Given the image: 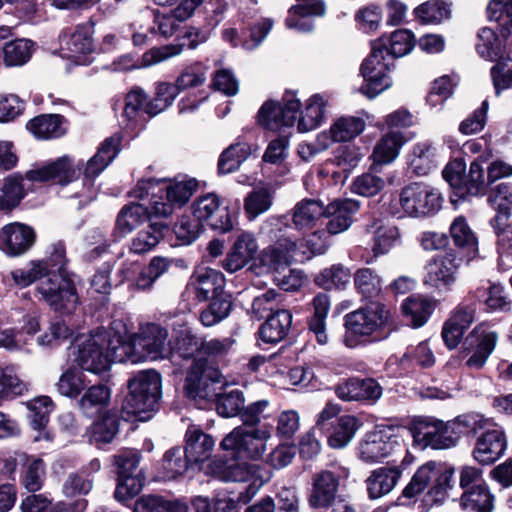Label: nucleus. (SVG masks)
<instances>
[{"instance_id": "obj_1", "label": "nucleus", "mask_w": 512, "mask_h": 512, "mask_svg": "<svg viewBox=\"0 0 512 512\" xmlns=\"http://www.w3.org/2000/svg\"><path fill=\"white\" fill-rule=\"evenodd\" d=\"M489 419L479 418L470 423L467 418H452L447 422L439 418H412L408 430L415 447L447 449L455 446L461 436L476 437L486 428Z\"/></svg>"}, {"instance_id": "obj_2", "label": "nucleus", "mask_w": 512, "mask_h": 512, "mask_svg": "<svg viewBox=\"0 0 512 512\" xmlns=\"http://www.w3.org/2000/svg\"><path fill=\"white\" fill-rule=\"evenodd\" d=\"M112 458L117 476L114 498L124 503L137 496L145 485V473L139 468L141 453L138 450L123 449Z\"/></svg>"}, {"instance_id": "obj_3", "label": "nucleus", "mask_w": 512, "mask_h": 512, "mask_svg": "<svg viewBox=\"0 0 512 512\" xmlns=\"http://www.w3.org/2000/svg\"><path fill=\"white\" fill-rule=\"evenodd\" d=\"M389 319V309L379 302H372L364 308L347 314L344 344L349 348L357 347L361 343V338L369 337L382 329Z\"/></svg>"}, {"instance_id": "obj_4", "label": "nucleus", "mask_w": 512, "mask_h": 512, "mask_svg": "<svg viewBox=\"0 0 512 512\" xmlns=\"http://www.w3.org/2000/svg\"><path fill=\"white\" fill-rule=\"evenodd\" d=\"M129 394L124 409L130 416L153 411L161 397V376L155 370H144L128 382Z\"/></svg>"}, {"instance_id": "obj_5", "label": "nucleus", "mask_w": 512, "mask_h": 512, "mask_svg": "<svg viewBox=\"0 0 512 512\" xmlns=\"http://www.w3.org/2000/svg\"><path fill=\"white\" fill-rule=\"evenodd\" d=\"M394 67L393 58L388 55L384 44L375 42L370 55L361 65V74L365 84L361 91L370 99L375 98L392 85L390 72Z\"/></svg>"}, {"instance_id": "obj_6", "label": "nucleus", "mask_w": 512, "mask_h": 512, "mask_svg": "<svg viewBox=\"0 0 512 512\" xmlns=\"http://www.w3.org/2000/svg\"><path fill=\"white\" fill-rule=\"evenodd\" d=\"M388 423H377L375 429L366 435V440L360 444V459L366 463H376L387 457L395 444H398V437L403 432L409 434V426L391 423L393 419L382 418Z\"/></svg>"}, {"instance_id": "obj_7", "label": "nucleus", "mask_w": 512, "mask_h": 512, "mask_svg": "<svg viewBox=\"0 0 512 512\" xmlns=\"http://www.w3.org/2000/svg\"><path fill=\"white\" fill-rule=\"evenodd\" d=\"M42 298L56 311H72L78 301L76 289L68 274L47 270L37 287Z\"/></svg>"}, {"instance_id": "obj_8", "label": "nucleus", "mask_w": 512, "mask_h": 512, "mask_svg": "<svg viewBox=\"0 0 512 512\" xmlns=\"http://www.w3.org/2000/svg\"><path fill=\"white\" fill-rule=\"evenodd\" d=\"M109 332L97 330L88 336H81L76 340V362L82 370L100 374L109 369L106 344Z\"/></svg>"}, {"instance_id": "obj_9", "label": "nucleus", "mask_w": 512, "mask_h": 512, "mask_svg": "<svg viewBox=\"0 0 512 512\" xmlns=\"http://www.w3.org/2000/svg\"><path fill=\"white\" fill-rule=\"evenodd\" d=\"M400 205L411 217H422L436 212L441 206L439 193L425 183L414 182L400 193Z\"/></svg>"}, {"instance_id": "obj_10", "label": "nucleus", "mask_w": 512, "mask_h": 512, "mask_svg": "<svg viewBox=\"0 0 512 512\" xmlns=\"http://www.w3.org/2000/svg\"><path fill=\"white\" fill-rule=\"evenodd\" d=\"M300 101L294 94L284 96L282 103L265 102L258 112V123L264 128L278 131L283 127H292L297 119Z\"/></svg>"}, {"instance_id": "obj_11", "label": "nucleus", "mask_w": 512, "mask_h": 512, "mask_svg": "<svg viewBox=\"0 0 512 512\" xmlns=\"http://www.w3.org/2000/svg\"><path fill=\"white\" fill-rule=\"evenodd\" d=\"M218 382H220V374L217 370L207 367L201 359L195 360L185 380V393L196 403L198 400L208 401L216 396L213 386Z\"/></svg>"}, {"instance_id": "obj_12", "label": "nucleus", "mask_w": 512, "mask_h": 512, "mask_svg": "<svg viewBox=\"0 0 512 512\" xmlns=\"http://www.w3.org/2000/svg\"><path fill=\"white\" fill-rule=\"evenodd\" d=\"M220 205V199L215 193L200 196L192 204L193 216L200 224L208 222L214 230L226 233L233 229V222L229 210Z\"/></svg>"}, {"instance_id": "obj_13", "label": "nucleus", "mask_w": 512, "mask_h": 512, "mask_svg": "<svg viewBox=\"0 0 512 512\" xmlns=\"http://www.w3.org/2000/svg\"><path fill=\"white\" fill-rule=\"evenodd\" d=\"M363 426L362 418H317V429L327 438L332 449H343Z\"/></svg>"}, {"instance_id": "obj_14", "label": "nucleus", "mask_w": 512, "mask_h": 512, "mask_svg": "<svg viewBox=\"0 0 512 512\" xmlns=\"http://www.w3.org/2000/svg\"><path fill=\"white\" fill-rule=\"evenodd\" d=\"M461 258L455 252L436 255L426 266L424 282L435 288L448 287L456 281Z\"/></svg>"}, {"instance_id": "obj_15", "label": "nucleus", "mask_w": 512, "mask_h": 512, "mask_svg": "<svg viewBox=\"0 0 512 512\" xmlns=\"http://www.w3.org/2000/svg\"><path fill=\"white\" fill-rule=\"evenodd\" d=\"M208 38L209 34L206 31L196 27H189L181 37L180 43L153 48L144 53L142 57V65L152 66L173 56H177L183 51L185 46L190 49H195L201 43L206 42Z\"/></svg>"}, {"instance_id": "obj_16", "label": "nucleus", "mask_w": 512, "mask_h": 512, "mask_svg": "<svg viewBox=\"0 0 512 512\" xmlns=\"http://www.w3.org/2000/svg\"><path fill=\"white\" fill-rule=\"evenodd\" d=\"M476 437L472 456L480 465H492L503 456L507 448V439L502 429L484 428Z\"/></svg>"}, {"instance_id": "obj_17", "label": "nucleus", "mask_w": 512, "mask_h": 512, "mask_svg": "<svg viewBox=\"0 0 512 512\" xmlns=\"http://www.w3.org/2000/svg\"><path fill=\"white\" fill-rule=\"evenodd\" d=\"M309 259L298 244L289 238H280L273 245L266 248L261 254V262L271 270L290 265L293 261L302 262Z\"/></svg>"}, {"instance_id": "obj_18", "label": "nucleus", "mask_w": 512, "mask_h": 512, "mask_svg": "<svg viewBox=\"0 0 512 512\" xmlns=\"http://www.w3.org/2000/svg\"><path fill=\"white\" fill-rule=\"evenodd\" d=\"M340 484L339 474L330 470H322L313 476L312 489L308 497L312 508H328L335 499Z\"/></svg>"}, {"instance_id": "obj_19", "label": "nucleus", "mask_w": 512, "mask_h": 512, "mask_svg": "<svg viewBox=\"0 0 512 512\" xmlns=\"http://www.w3.org/2000/svg\"><path fill=\"white\" fill-rule=\"evenodd\" d=\"M360 209V202L354 199H338L326 207L324 216L328 218L326 229L336 235L346 231L353 222V215Z\"/></svg>"}, {"instance_id": "obj_20", "label": "nucleus", "mask_w": 512, "mask_h": 512, "mask_svg": "<svg viewBox=\"0 0 512 512\" xmlns=\"http://www.w3.org/2000/svg\"><path fill=\"white\" fill-rule=\"evenodd\" d=\"M35 241L34 230L22 223H11L2 228L1 248L9 255H21L29 250Z\"/></svg>"}, {"instance_id": "obj_21", "label": "nucleus", "mask_w": 512, "mask_h": 512, "mask_svg": "<svg viewBox=\"0 0 512 512\" xmlns=\"http://www.w3.org/2000/svg\"><path fill=\"white\" fill-rule=\"evenodd\" d=\"M191 285L199 301L225 296L223 293L225 277L220 271L212 268L198 269L192 276Z\"/></svg>"}, {"instance_id": "obj_22", "label": "nucleus", "mask_w": 512, "mask_h": 512, "mask_svg": "<svg viewBox=\"0 0 512 512\" xmlns=\"http://www.w3.org/2000/svg\"><path fill=\"white\" fill-rule=\"evenodd\" d=\"M87 505L88 501L84 498L68 503L64 501L53 503L43 494L32 493L22 499L20 509L22 512H84Z\"/></svg>"}, {"instance_id": "obj_23", "label": "nucleus", "mask_w": 512, "mask_h": 512, "mask_svg": "<svg viewBox=\"0 0 512 512\" xmlns=\"http://www.w3.org/2000/svg\"><path fill=\"white\" fill-rule=\"evenodd\" d=\"M151 418H95L93 423L87 428L86 436L90 444L102 449L106 444H110L119 432L120 421L128 423L147 422Z\"/></svg>"}, {"instance_id": "obj_24", "label": "nucleus", "mask_w": 512, "mask_h": 512, "mask_svg": "<svg viewBox=\"0 0 512 512\" xmlns=\"http://www.w3.org/2000/svg\"><path fill=\"white\" fill-rule=\"evenodd\" d=\"M257 251L258 244L254 235L249 232H242L224 260V269L229 272L242 269L254 258Z\"/></svg>"}, {"instance_id": "obj_25", "label": "nucleus", "mask_w": 512, "mask_h": 512, "mask_svg": "<svg viewBox=\"0 0 512 512\" xmlns=\"http://www.w3.org/2000/svg\"><path fill=\"white\" fill-rule=\"evenodd\" d=\"M186 445L182 447L186 455L191 460L197 470H202V465L207 461L212 453L215 441L209 434H205L201 429L187 430L185 435Z\"/></svg>"}, {"instance_id": "obj_26", "label": "nucleus", "mask_w": 512, "mask_h": 512, "mask_svg": "<svg viewBox=\"0 0 512 512\" xmlns=\"http://www.w3.org/2000/svg\"><path fill=\"white\" fill-rule=\"evenodd\" d=\"M246 427V444L242 447L241 458L257 460L265 451V441L270 437L271 427H259L261 418H241Z\"/></svg>"}, {"instance_id": "obj_27", "label": "nucleus", "mask_w": 512, "mask_h": 512, "mask_svg": "<svg viewBox=\"0 0 512 512\" xmlns=\"http://www.w3.org/2000/svg\"><path fill=\"white\" fill-rule=\"evenodd\" d=\"M324 214L323 203L315 199H302L290 210L292 225L298 231L312 229Z\"/></svg>"}, {"instance_id": "obj_28", "label": "nucleus", "mask_w": 512, "mask_h": 512, "mask_svg": "<svg viewBox=\"0 0 512 512\" xmlns=\"http://www.w3.org/2000/svg\"><path fill=\"white\" fill-rule=\"evenodd\" d=\"M189 469H195L191 460L180 446L168 449L157 467L162 480H172L184 475Z\"/></svg>"}, {"instance_id": "obj_29", "label": "nucleus", "mask_w": 512, "mask_h": 512, "mask_svg": "<svg viewBox=\"0 0 512 512\" xmlns=\"http://www.w3.org/2000/svg\"><path fill=\"white\" fill-rule=\"evenodd\" d=\"M337 395L344 400H376L382 395V387L374 379H350L339 385Z\"/></svg>"}, {"instance_id": "obj_30", "label": "nucleus", "mask_w": 512, "mask_h": 512, "mask_svg": "<svg viewBox=\"0 0 512 512\" xmlns=\"http://www.w3.org/2000/svg\"><path fill=\"white\" fill-rule=\"evenodd\" d=\"M73 175L74 170L70 159L62 157L46 166L27 171L25 178L31 182L57 180L59 183H68Z\"/></svg>"}, {"instance_id": "obj_31", "label": "nucleus", "mask_w": 512, "mask_h": 512, "mask_svg": "<svg viewBox=\"0 0 512 512\" xmlns=\"http://www.w3.org/2000/svg\"><path fill=\"white\" fill-rule=\"evenodd\" d=\"M245 458L231 457L218 459L210 465L213 474L223 481L246 482L253 475L252 465L244 460Z\"/></svg>"}, {"instance_id": "obj_32", "label": "nucleus", "mask_w": 512, "mask_h": 512, "mask_svg": "<svg viewBox=\"0 0 512 512\" xmlns=\"http://www.w3.org/2000/svg\"><path fill=\"white\" fill-rule=\"evenodd\" d=\"M292 324V314L285 309L272 313L259 329V337L265 343L276 344L287 335Z\"/></svg>"}, {"instance_id": "obj_33", "label": "nucleus", "mask_w": 512, "mask_h": 512, "mask_svg": "<svg viewBox=\"0 0 512 512\" xmlns=\"http://www.w3.org/2000/svg\"><path fill=\"white\" fill-rule=\"evenodd\" d=\"M168 333L158 325H150L141 337L136 339L137 346L144 350L141 354L142 361L146 359H158L165 357L169 350L166 347Z\"/></svg>"}, {"instance_id": "obj_34", "label": "nucleus", "mask_w": 512, "mask_h": 512, "mask_svg": "<svg viewBox=\"0 0 512 512\" xmlns=\"http://www.w3.org/2000/svg\"><path fill=\"white\" fill-rule=\"evenodd\" d=\"M401 477L399 467H380L372 472L366 480L367 492L370 499H378L388 494Z\"/></svg>"}, {"instance_id": "obj_35", "label": "nucleus", "mask_w": 512, "mask_h": 512, "mask_svg": "<svg viewBox=\"0 0 512 512\" xmlns=\"http://www.w3.org/2000/svg\"><path fill=\"white\" fill-rule=\"evenodd\" d=\"M490 225L497 237L499 264L504 269L512 268V223L503 216H494Z\"/></svg>"}, {"instance_id": "obj_36", "label": "nucleus", "mask_w": 512, "mask_h": 512, "mask_svg": "<svg viewBox=\"0 0 512 512\" xmlns=\"http://www.w3.org/2000/svg\"><path fill=\"white\" fill-rule=\"evenodd\" d=\"M494 502L495 496L484 480L463 492L460 497L461 506L473 512H492Z\"/></svg>"}, {"instance_id": "obj_37", "label": "nucleus", "mask_w": 512, "mask_h": 512, "mask_svg": "<svg viewBox=\"0 0 512 512\" xmlns=\"http://www.w3.org/2000/svg\"><path fill=\"white\" fill-rule=\"evenodd\" d=\"M313 314L309 320V330L314 333L317 342L325 345L328 342L326 333V318L331 308L330 296L326 293H318L311 302Z\"/></svg>"}, {"instance_id": "obj_38", "label": "nucleus", "mask_w": 512, "mask_h": 512, "mask_svg": "<svg viewBox=\"0 0 512 512\" xmlns=\"http://www.w3.org/2000/svg\"><path fill=\"white\" fill-rule=\"evenodd\" d=\"M64 122L59 114H43L30 120L27 128L38 139H52L66 133Z\"/></svg>"}, {"instance_id": "obj_39", "label": "nucleus", "mask_w": 512, "mask_h": 512, "mask_svg": "<svg viewBox=\"0 0 512 512\" xmlns=\"http://www.w3.org/2000/svg\"><path fill=\"white\" fill-rule=\"evenodd\" d=\"M67 57L78 64H85L84 57L93 51L92 31L89 26H78L65 41Z\"/></svg>"}, {"instance_id": "obj_40", "label": "nucleus", "mask_w": 512, "mask_h": 512, "mask_svg": "<svg viewBox=\"0 0 512 512\" xmlns=\"http://www.w3.org/2000/svg\"><path fill=\"white\" fill-rule=\"evenodd\" d=\"M327 99L320 94L311 96L305 103L297 119V128L299 132L305 133L316 129L323 121Z\"/></svg>"}, {"instance_id": "obj_41", "label": "nucleus", "mask_w": 512, "mask_h": 512, "mask_svg": "<svg viewBox=\"0 0 512 512\" xmlns=\"http://www.w3.org/2000/svg\"><path fill=\"white\" fill-rule=\"evenodd\" d=\"M413 14L415 19L423 25H439L451 19V4L444 0H428L418 5Z\"/></svg>"}, {"instance_id": "obj_42", "label": "nucleus", "mask_w": 512, "mask_h": 512, "mask_svg": "<svg viewBox=\"0 0 512 512\" xmlns=\"http://www.w3.org/2000/svg\"><path fill=\"white\" fill-rule=\"evenodd\" d=\"M404 144L403 135L400 132H390L385 134L375 145L372 152L374 165L372 170H376V165L392 163L399 155L400 149Z\"/></svg>"}, {"instance_id": "obj_43", "label": "nucleus", "mask_w": 512, "mask_h": 512, "mask_svg": "<svg viewBox=\"0 0 512 512\" xmlns=\"http://www.w3.org/2000/svg\"><path fill=\"white\" fill-rule=\"evenodd\" d=\"M167 226L163 223H151L138 231L131 239L129 250L133 254L144 255L151 252L164 237Z\"/></svg>"}, {"instance_id": "obj_44", "label": "nucleus", "mask_w": 512, "mask_h": 512, "mask_svg": "<svg viewBox=\"0 0 512 512\" xmlns=\"http://www.w3.org/2000/svg\"><path fill=\"white\" fill-rule=\"evenodd\" d=\"M476 50L478 54L489 61L498 60L504 51L505 45H510L502 33L498 36L495 31L488 27H483L477 34Z\"/></svg>"}, {"instance_id": "obj_45", "label": "nucleus", "mask_w": 512, "mask_h": 512, "mask_svg": "<svg viewBox=\"0 0 512 512\" xmlns=\"http://www.w3.org/2000/svg\"><path fill=\"white\" fill-rule=\"evenodd\" d=\"M436 469V461L430 460L421 465L414 475L412 476L409 483L402 490L401 495L397 501L400 505L408 504L403 499L412 500L416 496L422 494L429 486L432 480V473Z\"/></svg>"}, {"instance_id": "obj_46", "label": "nucleus", "mask_w": 512, "mask_h": 512, "mask_svg": "<svg viewBox=\"0 0 512 512\" xmlns=\"http://www.w3.org/2000/svg\"><path fill=\"white\" fill-rule=\"evenodd\" d=\"M136 340H124L121 336H112L109 333V340L106 344L107 357L109 359V366L114 362H131L138 363L142 361L140 353L136 352Z\"/></svg>"}, {"instance_id": "obj_47", "label": "nucleus", "mask_w": 512, "mask_h": 512, "mask_svg": "<svg viewBox=\"0 0 512 512\" xmlns=\"http://www.w3.org/2000/svg\"><path fill=\"white\" fill-rule=\"evenodd\" d=\"M119 144L120 138L118 136L107 138L96 155L87 162L85 175L87 177L99 175L118 154Z\"/></svg>"}, {"instance_id": "obj_48", "label": "nucleus", "mask_w": 512, "mask_h": 512, "mask_svg": "<svg viewBox=\"0 0 512 512\" xmlns=\"http://www.w3.org/2000/svg\"><path fill=\"white\" fill-rule=\"evenodd\" d=\"M473 332L477 334L478 343L466 364L470 368L481 369L494 351L498 335L494 331L480 330V328H476Z\"/></svg>"}, {"instance_id": "obj_49", "label": "nucleus", "mask_w": 512, "mask_h": 512, "mask_svg": "<svg viewBox=\"0 0 512 512\" xmlns=\"http://www.w3.org/2000/svg\"><path fill=\"white\" fill-rule=\"evenodd\" d=\"M147 220H149L148 208L142 204L134 203L121 209L117 217L116 228L121 234L126 235Z\"/></svg>"}, {"instance_id": "obj_50", "label": "nucleus", "mask_w": 512, "mask_h": 512, "mask_svg": "<svg viewBox=\"0 0 512 512\" xmlns=\"http://www.w3.org/2000/svg\"><path fill=\"white\" fill-rule=\"evenodd\" d=\"M450 233L455 245L463 249L468 256H474L477 253V238L463 216L454 219L450 226Z\"/></svg>"}, {"instance_id": "obj_51", "label": "nucleus", "mask_w": 512, "mask_h": 512, "mask_svg": "<svg viewBox=\"0 0 512 512\" xmlns=\"http://www.w3.org/2000/svg\"><path fill=\"white\" fill-rule=\"evenodd\" d=\"M404 316L414 328L424 325L433 311L431 301L418 296L407 298L402 304Z\"/></svg>"}, {"instance_id": "obj_52", "label": "nucleus", "mask_w": 512, "mask_h": 512, "mask_svg": "<svg viewBox=\"0 0 512 512\" xmlns=\"http://www.w3.org/2000/svg\"><path fill=\"white\" fill-rule=\"evenodd\" d=\"M87 380L84 372L78 368H68L59 377L56 389L62 396L78 397L86 388Z\"/></svg>"}, {"instance_id": "obj_53", "label": "nucleus", "mask_w": 512, "mask_h": 512, "mask_svg": "<svg viewBox=\"0 0 512 512\" xmlns=\"http://www.w3.org/2000/svg\"><path fill=\"white\" fill-rule=\"evenodd\" d=\"M273 203V194L267 187H258L247 194L244 199V211L248 219L253 220L267 212Z\"/></svg>"}, {"instance_id": "obj_54", "label": "nucleus", "mask_w": 512, "mask_h": 512, "mask_svg": "<svg viewBox=\"0 0 512 512\" xmlns=\"http://www.w3.org/2000/svg\"><path fill=\"white\" fill-rule=\"evenodd\" d=\"M314 282L325 290L344 288L350 282V271L341 264H334L321 270Z\"/></svg>"}, {"instance_id": "obj_55", "label": "nucleus", "mask_w": 512, "mask_h": 512, "mask_svg": "<svg viewBox=\"0 0 512 512\" xmlns=\"http://www.w3.org/2000/svg\"><path fill=\"white\" fill-rule=\"evenodd\" d=\"M197 189L198 181L195 178L175 179L166 186V199L174 206L182 207L190 200Z\"/></svg>"}, {"instance_id": "obj_56", "label": "nucleus", "mask_w": 512, "mask_h": 512, "mask_svg": "<svg viewBox=\"0 0 512 512\" xmlns=\"http://www.w3.org/2000/svg\"><path fill=\"white\" fill-rule=\"evenodd\" d=\"M330 128L335 141L347 142L356 138L364 131L365 122L359 117L343 116L336 119Z\"/></svg>"}, {"instance_id": "obj_57", "label": "nucleus", "mask_w": 512, "mask_h": 512, "mask_svg": "<svg viewBox=\"0 0 512 512\" xmlns=\"http://www.w3.org/2000/svg\"><path fill=\"white\" fill-rule=\"evenodd\" d=\"M180 93L176 84L161 82L156 86V93L153 100L145 106V113L149 116H155L168 108Z\"/></svg>"}, {"instance_id": "obj_58", "label": "nucleus", "mask_w": 512, "mask_h": 512, "mask_svg": "<svg viewBox=\"0 0 512 512\" xmlns=\"http://www.w3.org/2000/svg\"><path fill=\"white\" fill-rule=\"evenodd\" d=\"M22 182L23 177L18 173L12 174L4 180L0 196L1 208L11 209L20 203L27 190Z\"/></svg>"}, {"instance_id": "obj_59", "label": "nucleus", "mask_w": 512, "mask_h": 512, "mask_svg": "<svg viewBox=\"0 0 512 512\" xmlns=\"http://www.w3.org/2000/svg\"><path fill=\"white\" fill-rule=\"evenodd\" d=\"M250 155V147L244 143L230 145L220 156L218 170L222 174L236 171Z\"/></svg>"}, {"instance_id": "obj_60", "label": "nucleus", "mask_w": 512, "mask_h": 512, "mask_svg": "<svg viewBox=\"0 0 512 512\" xmlns=\"http://www.w3.org/2000/svg\"><path fill=\"white\" fill-rule=\"evenodd\" d=\"M435 149L429 143H419L414 146L409 156V168L418 176L426 175L433 167Z\"/></svg>"}, {"instance_id": "obj_61", "label": "nucleus", "mask_w": 512, "mask_h": 512, "mask_svg": "<svg viewBox=\"0 0 512 512\" xmlns=\"http://www.w3.org/2000/svg\"><path fill=\"white\" fill-rule=\"evenodd\" d=\"M27 391V384L18 377L13 366L0 367V399L20 396Z\"/></svg>"}, {"instance_id": "obj_62", "label": "nucleus", "mask_w": 512, "mask_h": 512, "mask_svg": "<svg viewBox=\"0 0 512 512\" xmlns=\"http://www.w3.org/2000/svg\"><path fill=\"white\" fill-rule=\"evenodd\" d=\"M232 302L227 295L212 299L207 308L200 313V321L206 327H212L228 317Z\"/></svg>"}, {"instance_id": "obj_63", "label": "nucleus", "mask_w": 512, "mask_h": 512, "mask_svg": "<svg viewBox=\"0 0 512 512\" xmlns=\"http://www.w3.org/2000/svg\"><path fill=\"white\" fill-rule=\"evenodd\" d=\"M487 201L497 212L495 216L505 215L509 219L512 208V183L503 182L495 186L489 192Z\"/></svg>"}, {"instance_id": "obj_64", "label": "nucleus", "mask_w": 512, "mask_h": 512, "mask_svg": "<svg viewBox=\"0 0 512 512\" xmlns=\"http://www.w3.org/2000/svg\"><path fill=\"white\" fill-rule=\"evenodd\" d=\"M33 42L28 39H17L7 43L3 48L4 62L7 66H21L31 57Z\"/></svg>"}]
</instances>
